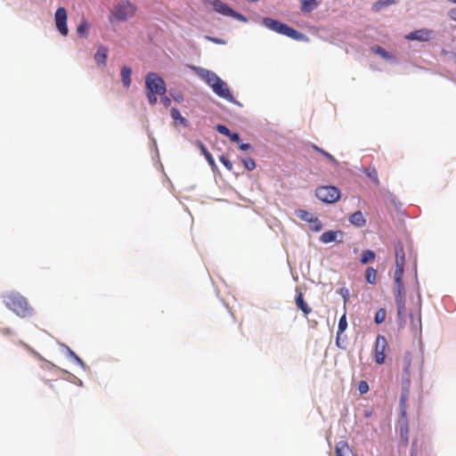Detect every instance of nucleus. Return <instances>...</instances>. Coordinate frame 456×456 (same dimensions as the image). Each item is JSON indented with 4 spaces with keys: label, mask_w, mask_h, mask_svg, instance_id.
I'll list each match as a JSON object with an SVG mask.
<instances>
[{
    "label": "nucleus",
    "mask_w": 456,
    "mask_h": 456,
    "mask_svg": "<svg viewBox=\"0 0 456 456\" xmlns=\"http://www.w3.org/2000/svg\"><path fill=\"white\" fill-rule=\"evenodd\" d=\"M145 88L148 102L155 105L158 95H164L167 92L166 83L157 73L150 72L145 77Z\"/></svg>",
    "instance_id": "obj_1"
},
{
    "label": "nucleus",
    "mask_w": 456,
    "mask_h": 456,
    "mask_svg": "<svg viewBox=\"0 0 456 456\" xmlns=\"http://www.w3.org/2000/svg\"><path fill=\"white\" fill-rule=\"evenodd\" d=\"M4 303L8 309L15 313L20 317H28L34 313V310L28 303V300L20 294H9L5 297Z\"/></svg>",
    "instance_id": "obj_2"
},
{
    "label": "nucleus",
    "mask_w": 456,
    "mask_h": 456,
    "mask_svg": "<svg viewBox=\"0 0 456 456\" xmlns=\"http://www.w3.org/2000/svg\"><path fill=\"white\" fill-rule=\"evenodd\" d=\"M209 5L216 13L221 14L225 17H231L234 20H240L243 22H247L248 18L242 13L237 12L233 8H232L228 4L224 3L222 0H209Z\"/></svg>",
    "instance_id": "obj_3"
},
{
    "label": "nucleus",
    "mask_w": 456,
    "mask_h": 456,
    "mask_svg": "<svg viewBox=\"0 0 456 456\" xmlns=\"http://www.w3.org/2000/svg\"><path fill=\"white\" fill-rule=\"evenodd\" d=\"M403 275L394 274V296L397 307V314L400 317L403 316L405 314V288L403 281Z\"/></svg>",
    "instance_id": "obj_4"
},
{
    "label": "nucleus",
    "mask_w": 456,
    "mask_h": 456,
    "mask_svg": "<svg viewBox=\"0 0 456 456\" xmlns=\"http://www.w3.org/2000/svg\"><path fill=\"white\" fill-rule=\"evenodd\" d=\"M136 11L135 6L129 1H121L115 4L110 12V17L118 21H125L132 17Z\"/></svg>",
    "instance_id": "obj_5"
},
{
    "label": "nucleus",
    "mask_w": 456,
    "mask_h": 456,
    "mask_svg": "<svg viewBox=\"0 0 456 456\" xmlns=\"http://www.w3.org/2000/svg\"><path fill=\"white\" fill-rule=\"evenodd\" d=\"M316 197L324 203H334L340 198V191L330 185L320 186L315 191Z\"/></svg>",
    "instance_id": "obj_6"
},
{
    "label": "nucleus",
    "mask_w": 456,
    "mask_h": 456,
    "mask_svg": "<svg viewBox=\"0 0 456 456\" xmlns=\"http://www.w3.org/2000/svg\"><path fill=\"white\" fill-rule=\"evenodd\" d=\"M387 347V342L384 336L378 335L374 346V360L378 364H383L386 359V349Z\"/></svg>",
    "instance_id": "obj_7"
},
{
    "label": "nucleus",
    "mask_w": 456,
    "mask_h": 456,
    "mask_svg": "<svg viewBox=\"0 0 456 456\" xmlns=\"http://www.w3.org/2000/svg\"><path fill=\"white\" fill-rule=\"evenodd\" d=\"M214 86H215L212 88V90L216 95L228 101L229 102L239 104L232 94L228 85L224 81L221 79L216 85Z\"/></svg>",
    "instance_id": "obj_8"
},
{
    "label": "nucleus",
    "mask_w": 456,
    "mask_h": 456,
    "mask_svg": "<svg viewBox=\"0 0 456 456\" xmlns=\"http://www.w3.org/2000/svg\"><path fill=\"white\" fill-rule=\"evenodd\" d=\"M405 265V253L403 247L399 244L395 247V270L394 274L403 275Z\"/></svg>",
    "instance_id": "obj_9"
},
{
    "label": "nucleus",
    "mask_w": 456,
    "mask_h": 456,
    "mask_svg": "<svg viewBox=\"0 0 456 456\" xmlns=\"http://www.w3.org/2000/svg\"><path fill=\"white\" fill-rule=\"evenodd\" d=\"M343 236H344V233L340 230H338V231H327V232H324L321 235L320 240L322 243H325V244L330 243V242H333V241L342 242Z\"/></svg>",
    "instance_id": "obj_10"
},
{
    "label": "nucleus",
    "mask_w": 456,
    "mask_h": 456,
    "mask_svg": "<svg viewBox=\"0 0 456 456\" xmlns=\"http://www.w3.org/2000/svg\"><path fill=\"white\" fill-rule=\"evenodd\" d=\"M295 303L297 307L303 312L304 315L306 316L312 313V308L305 301L302 291L297 288L296 289Z\"/></svg>",
    "instance_id": "obj_11"
},
{
    "label": "nucleus",
    "mask_w": 456,
    "mask_h": 456,
    "mask_svg": "<svg viewBox=\"0 0 456 456\" xmlns=\"http://www.w3.org/2000/svg\"><path fill=\"white\" fill-rule=\"evenodd\" d=\"M55 28H68L67 11L64 7L57 8L54 15Z\"/></svg>",
    "instance_id": "obj_12"
},
{
    "label": "nucleus",
    "mask_w": 456,
    "mask_h": 456,
    "mask_svg": "<svg viewBox=\"0 0 456 456\" xmlns=\"http://www.w3.org/2000/svg\"><path fill=\"white\" fill-rule=\"evenodd\" d=\"M259 25L265 27L266 28H291L286 23L270 17L261 19Z\"/></svg>",
    "instance_id": "obj_13"
},
{
    "label": "nucleus",
    "mask_w": 456,
    "mask_h": 456,
    "mask_svg": "<svg viewBox=\"0 0 456 456\" xmlns=\"http://www.w3.org/2000/svg\"><path fill=\"white\" fill-rule=\"evenodd\" d=\"M431 30H413L405 36L408 40L428 41L430 38Z\"/></svg>",
    "instance_id": "obj_14"
},
{
    "label": "nucleus",
    "mask_w": 456,
    "mask_h": 456,
    "mask_svg": "<svg viewBox=\"0 0 456 456\" xmlns=\"http://www.w3.org/2000/svg\"><path fill=\"white\" fill-rule=\"evenodd\" d=\"M336 456H353V451L346 441H340L336 444Z\"/></svg>",
    "instance_id": "obj_15"
},
{
    "label": "nucleus",
    "mask_w": 456,
    "mask_h": 456,
    "mask_svg": "<svg viewBox=\"0 0 456 456\" xmlns=\"http://www.w3.org/2000/svg\"><path fill=\"white\" fill-rule=\"evenodd\" d=\"M107 53L108 50L105 46H99L96 53L94 54V60L99 65L105 66L106 65V60H107Z\"/></svg>",
    "instance_id": "obj_16"
},
{
    "label": "nucleus",
    "mask_w": 456,
    "mask_h": 456,
    "mask_svg": "<svg viewBox=\"0 0 456 456\" xmlns=\"http://www.w3.org/2000/svg\"><path fill=\"white\" fill-rule=\"evenodd\" d=\"M349 221L352 224L358 227L363 226L366 223L365 217L361 211L353 213L349 217Z\"/></svg>",
    "instance_id": "obj_17"
},
{
    "label": "nucleus",
    "mask_w": 456,
    "mask_h": 456,
    "mask_svg": "<svg viewBox=\"0 0 456 456\" xmlns=\"http://www.w3.org/2000/svg\"><path fill=\"white\" fill-rule=\"evenodd\" d=\"M398 1L399 0H378L372 4V11L379 12L392 4H396Z\"/></svg>",
    "instance_id": "obj_18"
},
{
    "label": "nucleus",
    "mask_w": 456,
    "mask_h": 456,
    "mask_svg": "<svg viewBox=\"0 0 456 456\" xmlns=\"http://www.w3.org/2000/svg\"><path fill=\"white\" fill-rule=\"evenodd\" d=\"M301 11L311 12L319 5V0H300Z\"/></svg>",
    "instance_id": "obj_19"
},
{
    "label": "nucleus",
    "mask_w": 456,
    "mask_h": 456,
    "mask_svg": "<svg viewBox=\"0 0 456 456\" xmlns=\"http://www.w3.org/2000/svg\"><path fill=\"white\" fill-rule=\"evenodd\" d=\"M132 69L129 67L124 66L121 69V77L124 86L128 87L131 85Z\"/></svg>",
    "instance_id": "obj_20"
},
{
    "label": "nucleus",
    "mask_w": 456,
    "mask_h": 456,
    "mask_svg": "<svg viewBox=\"0 0 456 456\" xmlns=\"http://www.w3.org/2000/svg\"><path fill=\"white\" fill-rule=\"evenodd\" d=\"M204 79L211 88H213L215 86L214 85H216L221 80V78L212 71H207L204 75Z\"/></svg>",
    "instance_id": "obj_21"
},
{
    "label": "nucleus",
    "mask_w": 456,
    "mask_h": 456,
    "mask_svg": "<svg viewBox=\"0 0 456 456\" xmlns=\"http://www.w3.org/2000/svg\"><path fill=\"white\" fill-rule=\"evenodd\" d=\"M277 31L280 33H282V34L286 35L287 37H289L292 39H295V40L302 41V40L305 39V36L299 30H277Z\"/></svg>",
    "instance_id": "obj_22"
},
{
    "label": "nucleus",
    "mask_w": 456,
    "mask_h": 456,
    "mask_svg": "<svg viewBox=\"0 0 456 456\" xmlns=\"http://www.w3.org/2000/svg\"><path fill=\"white\" fill-rule=\"evenodd\" d=\"M365 280L370 284L377 282V270L373 267H368L365 271Z\"/></svg>",
    "instance_id": "obj_23"
},
{
    "label": "nucleus",
    "mask_w": 456,
    "mask_h": 456,
    "mask_svg": "<svg viewBox=\"0 0 456 456\" xmlns=\"http://www.w3.org/2000/svg\"><path fill=\"white\" fill-rule=\"evenodd\" d=\"M199 147L200 149L201 153L205 156V158H206L207 161L208 162V164L211 167H215L216 163H215L214 158L211 155V153L208 151V149L205 147V145L202 142H199Z\"/></svg>",
    "instance_id": "obj_24"
},
{
    "label": "nucleus",
    "mask_w": 456,
    "mask_h": 456,
    "mask_svg": "<svg viewBox=\"0 0 456 456\" xmlns=\"http://www.w3.org/2000/svg\"><path fill=\"white\" fill-rule=\"evenodd\" d=\"M375 257H376V255H375L374 251H372L370 249H366L362 252L360 262L362 264L365 265L370 261H373L375 259Z\"/></svg>",
    "instance_id": "obj_25"
},
{
    "label": "nucleus",
    "mask_w": 456,
    "mask_h": 456,
    "mask_svg": "<svg viewBox=\"0 0 456 456\" xmlns=\"http://www.w3.org/2000/svg\"><path fill=\"white\" fill-rule=\"evenodd\" d=\"M371 50L380 55L382 58H384L385 60H393L394 59V56L392 53H390L389 52L386 51L384 48H382L381 46H373L371 48Z\"/></svg>",
    "instance_id": "obj_26"
},
{
    "label": "nucleus",
    "mask_w": 456,
    "mask_h": 456,
    "mask_svg": "<svg viewBox=\"0 0 456 456\" xmlns=\"http://www.w3.org/2000/svg\"><path fill=\"white\" fill-rule=\"evenodd\" d=\"M364 174L372 180V182L376 184V185H379V177H378V172L377 170L375 169V167H368L366 169H364Z\"/></svg>",
    "instance_id": "obj_27"
},
{
    "label": "nucleus",
    "mask_w": 456,
    "mask_h": 456,
    "mask_svg": "<svg viewBox=\"0 0 456 456\" xmlns=\"http://www.w3.org/2000/svg\"><path fill=\"white\" fill-rule=\"evenodd\" d=\"M296 215L299 219L307 223H310L314 218V216L312 213L303 209L297 210Z\"/></svg>",
    "instance_id": "obj_28"
},
{
    "label": "nucleus",
    "mask_w": 456,
    "mask_h": 456,
    "mask_svg": "<svg viewBox=\"0 0 456 456\" xmlns=\"http://www.w3.org/2000/svg\"><path fill=\"white\" fill-rule=\"evenodd\" d=\"M312 148L315 151L320 152L322 155H323L332 164H338L337 159L332 155H330L329 152L325 151L324 150L321 149L320 147H318L315 144H312Z\"/></svg>",
    "instance_id": "obj_29"
},
{
    "label": "nucleus",
    "mask_w": 456,
    "mask_h": 456,
    "mask_svg": "<svg viewBox=\"0 0 456 456\" xmlns=\"http://www.w3.org/2000/svg\"><path fill=\"white\" fill-rule=\"evenodd\" d=\"M386 316H387L386 309L385 308H379L376 312V314H375L374 322L377 324H380V323H382L386 320Z\"/></svg>",
    "instance_id": "obj_30"
},
{
    "label": "nucleus",
    "mask_w": 456,
    "mask_h": 456,
    "mask_svg": "<svg viewBox=\"0 0 456 456\" xmlns=\"http://www.w3.org/2000/svg\"><path fill=\"white\" fill-rule=\"evenodd\" d=\"M347 328V322H346V314H344L340 319H339V322H338V332H337V335L338 337L343 333Z\"/></svg>",
    "instance_id": "obj_31"
},
{
    "label": "nucleus",
    "mask_w": 456,
    "mask_h": 456,
    "mask_svg": "<svg viewBox=\"0 0 456 456\" xmlns=\"http://www.w3.org/2000/svg\"><path fill=\"white\" fill-rule=\"evenodd\" d=\"M171 117H172V118H173V119H175V120H179V121H180V123H181V124H183V125H185V124H186V122H187L186 118H184L181 115V113H180L179 110H178V109H176V108H172V110H171Z\"/></svg>",
    "instance_id": "obj_32"
},
{
    "label": "nucleus",
    "mask_w": 456,
    "mask_h": 456,
    "mask_svg": "<svg viewBox=\"0 0 456 456\" xmlns=\"http://www.w3.org/2000/svg\"><path fill=\"white\" fill-rule=\"evenodd\" d=\"M309 224L310 229L313 232H319L322 229V224L316 216Z\"/></svg>",
    "instance_id": "obj_33"
},
{
    "label": "nucleus",
    "mask_w": 456,
    "mask_h": 456,
    "mask_svg": "<svg viewBox=\"0 0 456 456\" xmlns=\"http://www.w3.org/2000/svg\"><path fill=\"white\" fill-rule=\"evenodd\" d=\"M406 401H407V395L403 394L400 398V409H401V414L405 417L406 415Z\"/></svg>",
    "instance_id": "obj_34"
},
{
    "label": "nucleus",
    "mask_w": 456,
    "mask_h": 456,
    "mask_svg": "<svg viewBox=\"0 0 456 456\" xmlns=\"http://www.w3.org/2000/svg\"><path fill=\"white\" fill-rule=\"evenodd\" d=\"M243 162V165L245 167L246 169L248 170H254L256 168V162L253 159H245L242 160Z\"/></svg>",
    "instance_id": "obj_35"
},
{
    "label": "nucleus",
    "mask_w": 456,
    "mask_h": 456,
    "mask_svg": "<svg viewBox=\"0 0 456 456\" xmlns=\"http://www.w3.org/2000/svg\"><path fill=\"white\" fill-rule=\"evenodd\" d=\"M369 384L365 380H361L358 384V390L361 395H364L369 391Z\"/></svg>",
    "instance_id": "obj_36"
},
{
    "label": "nucleus",
    "mask_w": 456,
    "mask_h": 456,
    "mask_svg": "<svg viewBox=\"0 0 456 456\" xmlns=\"http://www.w3.org/2000/svg\"><path fill=\"white\" fill-rule=\"evenodd\" d=\"M216 130L218 133H220V134H224V135H226V136H229V135H230V134L232 133V132L229 130V128H228L227 126H224V125H216Z\"/></svg>",
    "instance_id": "obj_37"
},
{
    "label": "nucleus",
    "mask_w": 456,
    "mask_h": 456,
    "mask_svg": "<svg viewBox=\"0 0 456 456\" xmlns=\"http://www.w3.org/2000/svg\"><path fill=\"white\" fill-rule=\"evenodd\" d=\"M219 159L229 171L232 169V163L226 157L221 156Z\"/></svg>",
    "instance_id": "obj_38"
},
{
    "label": "nucleus",
    "mask_w": 456,
    "mask_h": 456,
    "mask_svg": "<svg viewBox=\"0 0 456 456\" xmlns=\"http://www.w3.org/2000/svg\"><path fill=\"white\" fill-rule=\"evenodd\" d=\"M228 137L233 142L240 143V135L237 133H231Z\"/></svg>",
    "instance_id": "obj_39"
},
{
    "label": "nucleus",
    "mask_w": 456,
    "mask_h": 456,
    "mask_svg": "<svg viewBox=\"0 0 456 456\" xmlns=\"http://www.w3.org/2000/svg\"><path fill=\"white\" fill-rule=\"evenodd\" d=\"M161 96V102L164 104V106L166 107H168L170 104H171V100L169 97H167L166 95V94L164 95H160Z\"/></svg>",
    "instance_id": "obj_40"
},
{
    "label": "nucleus",
    "mask_w": 456,
    "mask_h": 456,
    "mask_svg": "<svg viewBox=\"0 0 456 456\" xmlns=\"http://www.w3.org/2000/svg\"><path fill=\"white\" fill-rule=\"evenodd\" d=\"M238 144H239V148L243 151H246L251 148L249 143H245V142H240V143H238Z\"/></svg>",
    "instance_id": "obj_41"
},
{
    "label": "nucleus",
    "mask_w": 456,
    "mask_h": 456,
    "mask_svg": "<svg viewBox=\"0 0 456 456\" xmlns=\"http://www.w3.org/2000/svg\"><path fill=\"white\" fill-rule=\"evenodd\" d=\"M69 354L77 362H78L81 365H84V362L81 360V358L77 354H76L73 351H69Z\"/></svg>",
    "instance_id": "obj_42"
},
{
    "label": "nucleus",
    "mask_w": 456,
    "mask_h": 456,
    "mask_svg": "<svg viewBox=\"0 0 456 456\" xmlns=\"http://www.w3.org/2000/svg\"><path fill=\"white\" fill-rule=\"evenodd\" d=\"M448 16L451 18V20L456 21V8H452L448 12Z\"/></svg>",
    "instance_id": "obj_43"
},
{
    "label": "nucleus",
    "mask_w": 456,
    "mask_h": 456,
    "mask_svg": "<svg viewBox=\"0 0 456 456\" xmlns=\"http://www.w3.org/2000/svg\"><path fill=\"white\" fill-rule=\"evenodd\" d=\"M77 28H88V23L86 20H82L77 25Z\"/></svg>",
    "instance_id": "obj_44"
},
{
    "label": "nucleus",
    "mask_w": 456,
    "mask_h": 456,
    "mask_svg": "<svg viewBox=\"0 0 456 456\" xmlns=\"http://www.w3.org/2000/svg\"><path fill=\"white\" fill-rule=\"evenodd\" d=\"M207 38L211 40V41H213V42H215V43H217V44H224V43L223 40H220V39H217V38L209 37H208Z\"/></svg>",
    "instance_id": "obj_45"
},
{
    "label": "nucleus",
    "mask_w": 456,
    "mask_h": 456,
    "mask_svg": "<svg viewBox=\"0 0 456 456\" xmlns=\"http://www.w3.org/2000/svg\"><path fill=\"white\" fill-rule=\"evenodd\" d=\"M77 31H78L79 37H86V34L88 32V30H84V29L77 30Z\"/></svg>",
    "instance_id": "obj_46"
},
{
    "label": "nucleus",
    "mask_w": 456,
    "mask_h": 456,
    "mask_svg": "<svg viewBox=\"0 0 456 456\" xmlns=\"http://www.w3.org/2000/svg\"><path fill=\"white\" fill-rule=\"evenodd\" d=\"M411 456H417V449L414 446L411 448Z\"/></svg>",
    "instance_id": "obj_47"
},
{
    "label": "nucleus",
    "mask_w": 456,
    "mask_h": 456,
    "mask_svg": "<svg viewBox=\"0 0 456 456\" xmlns=\"http://www.w3.org/2000/svg\"><path fill=\"white\" fill-rule=\"evenodd\" d=\"M174 99L176 101V102H180L182 101L183 97L181 95H177V96H174Z\"/></svg>",
    "instance_id": "obj_48"
},
{
    "label": "nucleus",
    "mask_w": 456,
    "mask_h": 456,
    "mask_svg": "<svg viewBox=\"0 0 456 456\" xmlns=\"http://www.w3.org/2000/svg\"><path fill=\"white\" fill-rule=\"evenodd\" d=\"M60 32L63 37H66L68 35L69 30H60Z\"/></svg>",
    "instance_id": "obj_49"
},
{
    "label": "nucleus",
    "mask_w": 456,
    "mask_h": 456,
    "mask_svg": "<svg viewBox=\"0 0 456 456\" xmlns=\"http://www.w3.org/2000/svg\"><path fill=\"white\" fill-rule=\"evenodd\" d=\"M246 1L248 3H256V2H258L259 0H246Z\"/></svg>",
    "instance_id": "obj_50"
}]
</instances>
